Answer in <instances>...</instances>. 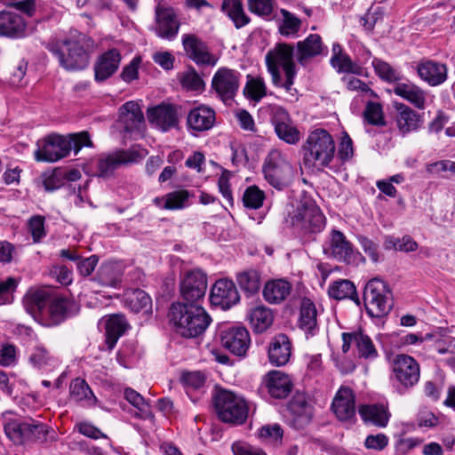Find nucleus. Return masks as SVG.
I'll list each match as a JSON object with an SVG mask.
<instances>
[{"label":"nucleus","instance_id":"obj_56","mask_svg":"<svg viewBox=\"0 0 455 455\" xmlns=\"http://www.w3.org/2000/svg\"><path fill=\"white\" fill-rule=\"evenodd\" d=\"M181 84L187 90L200 92L204 89V82L195 68L188 69L183 74Z\"/></svg>","mask_w":455,"mask_h":455},{"label":"nucleus","instance_id":"obj_25","mask_svg":"<svg viewBox=\"0 0 455 455\" xmlns=\"http://www.w3.org/2000/svg\"><path fill=\"white\" fill-rule=\"evenodd\" d=\"M263 384L269 395L275 399L286 398L293 387L290 376L277 370L268 371L263 378Z\"/></svg>","mask_w":455,"mask_h":455},{"label":"nucleus","instance_id":"obj_38","mask_svg":"<svg viewBox=\"0 0 455 455\" xmlns=\"http://www.w3.org/2000/svg\"><path fill=\"white\" fill-rule=\"evenodd\" d=\"M291 284L283 279L269 281L263 290L264 299L272 304L283 301L291 293Z\"/></svg>","mask_w":455,"mask_h":455},{"label":"nucleus","instance_id":"obj_52","mask_svg":"<svg viewBox=\"0 0 455 455\" xmlns=\"http://www.w3.org/2000/svg\"><path fill=\"white\" fill-rule=\"evenodd\" d=\"M265 200V193L257 186L248 187L243 195V203L246 208L259 209L262 206Z\"/></svg>","mask_w":455,"mask_h":455},{"label":"nucleus","instance_id":"obj_3","mask_svg":"<svg viewBox=\"0 0 455 455\" xmlns=\"http://www.w3.org/2000/svg\"><path fill=\"white\" fill-rule=\"evenodd\" d=\"M92 147L88 132L71 133L68 136L59 134L48 135L42 145L35 152V158L38 162L54 163L66 157L73 149L77 155L82 148Z\"/></svg>","mask_w":455,"mask_h":455},{"label":"nucleus","instance_id":"obj_9","mask_svg":"<svg viewBox=\"0 0 455 455\" xmlns=\"http://www.w3.org/2000/svg\"><path fill=\"white\" fill-rule=\"evenodd\" d=\"M80 305L73 298L56 291L47 308L39 315V323L44 327H56L76 316Z\"/></svg>","mask_w":455,"mask_h":455},{"label":"nucleus","instance_id":"obj_1","mask_svg":"<svg viewBox=\"0 0 455 455\" xmlns=\"http://www.w3.org/2000/svg\"><path fill=\"white\" fill-rule=\"evenodd\" d=\"M46 49L58 59L63 68L77 71L88 67L95 43L89 36L79 33L64 40L49 42Z\"/></svg>","mask_w":455,"mask_h":455},{"label":"nucleus","instance_id":"obj_54","mask_svg":"<svg viewBox=\"0 0 455 455\" xmlns=\"http://www.w3.org/2000/svg\"><path fill=\"white\" fill-rule=\"evenodd\" d=\"M275 0H247L249 11L264 19H269L274 11Z\"/></svg>","mask_w":455,"mask_h":455},{"label":"nucleus","instance_id":"obj_44","mask_svg":"<svg viewBox=\"0 0 455 455\" xmlns=\"http://www.w3.org/2000/svg\"><path fill=\"white\" fill-rule=\"evenodd\" d=\"M282 19L279 22L278 31L286 37H297L302 26V20L286 9H281Z\"/></svg>","mask_w":455,"mask_h":455},{"label":"nucleus","instance_id":"obj_64","mask_svg":"<svg viewBox=\"0 0 455 455\" xmlns=\"http://www.w3.org/2000/svg\"><path fill=\"white\" fill-rule=\"evenodd\" d=\"M388 444V438L384 434L368 435L364 441V445L367 449L382 451Z\"/></svg>","mask_w":455,"mask_h":455},{"label":"nucleus","instance_id":"obj_6","mask_svg":"<svg viewBox=\"0 0 455 455\" xmlns=\"http://www.w3.org/2000/svg\"><path fill=\"white\" fill-rule=\"evenodd\" d=\"M303 148L305 164L317 169L330 166L336 151L333 138L323 129L310 132Z\"/></svg>","mask_w":455,"mask_h":455},{"label":"nucleus","instance_id":"obj_60","mask_svg":"<svg viewBox=\"0 0 455 455\" xmlns=\"http://www.w3.org/2000/svg\"><path fill=\"white\" fill-rule=\"evenodd\" d=\"M124 397L125 399L135 408H137L140 411L143 413L148 412V404L144 399V397L131 387H127L124 389Z\"/></svg>","mask_w":455,"mask_h":455},{"label":"nucleus","instance_id":"obj_12","mask_svg":"<svg viewBox=\"0 0 455 455\" xmlns=\"http://www.w3.org/2000/svg\"><path fill=\"white\" fill-rule=\"evenodd\" d=\"M222 347L239 358H245L250 349L251 339L249 331L243 326L228 327L220 331Z\"/></svg>","mask_w":455,"mask_h":455},{"label":"nucleus","instance_id":"obj_24","mask_svg":"<svg viewBox=\"0 0 455 455\" xmlns=\"http://www.w3.org/2000/svg\"><path fill=\"white\" fill-rule=\"evenodd\" d=\"M326 51L322 37L318 34H310L296 44V59L299 65L307 67L312 59L323 55Z\"/></svg>","mask_w":455,"mask_h":455},{"label":"nucleus","instance_id":"obj_43","mask_svg":"<svg viewBox=\"0 0 455 455\" xmlns=\"http://www.w3.org/2000/svg\"><path fill=\"white\" fill-rule=\"evenodd\" d=\"M328 294L336 300L350 299L356 304H359V299L356 296L355 284L347 279H340L333 282L328 288Z\"/></svg>","mask_w":455,"mask_h":455},{"label":"nucleus","instance_id":"obj_20","mask_svg":"<svg viewBox=\"0 0 455 455\" xmlns=\"http://www.w3.org/2000/svg\"><path fill=\"white\" fill-rule=\"evenodd\" d=\"M210 300L212 305L222 309H229L240 300V295L235 283L228 279H220L211 289Z\"/></svg>","mask_w":455,"mask_h":455},{"label":"nucleus","instance_id":"obj_15","mask_svg":"<svg viewBox=\"0 0 455 455\" xmlns=\"http://www.w3.org/2000/svg\"><path fill=\"white\" fill-rule=\"evenodd\" d=\"M291 172V164L280 152L272 151L265 160L263 173L267 181L274 188H281Z\"/></svg>","mask_w":455,"mask_h":455},{"label":"nucleus","instance_id":"obj_16","mask_svg":"<svg viewBox=\"0 0 455 455\" xmlns=\"http://www.w3.org/2000/svg\"><path fill=\"white\" fill-rule=\"evenodd\" d=\"M239 85V72L228 68H220L212 80V88L223 101L233 100Z\"/></svg>","mask_w":455,"mask_h":455},{"label":"nucleus","instance_id":"obj_49","mask_svg":"<svg viewBox=\"0 0 455 455\" xmlns=\"http://www.w3.org/2000/svg\"><path fill=\"white\" fill-rule=\"evenodd\" d=\"M372 66L374 68L375 73L383 81L397 84L402 80L401 73L393 68L389 63L380 59L375 58L372 60Z\"/></svg>","mask_w":455,"mask_h":455},{"label":"nucleus","instance_id":"obj_21","mask_svg":"<svg viewBox=\"0 0 455 455\" xmlns=\"http://www.w3.org/2000/svg\"><path fill=\"white\" fill-rule=\"evenodd\" d=\"M182 44L188 56L197 65L214 66L217 59L210 52L208 45L193 34L182 36Z\"/></svg>","mask_w":455,"mask_h":455},{"label":"nucleus","instance_id":"obj_18","mask_svg":"<svg viewBox=\"0 0 455 455\" xmlns=\"http://www.w3.org/2000/svg\"><path fill=\"white\" fill-rule=\"evenodd\" d=\"M122 55L116 48H111L100 54L93 64L94 80L101 84L112 77L118 70Z\"/></svg>","mask_w":455,"mask_h":455},{"label":"nucleus","instance_id":"obj_62","mask_svg":"<svg viewBox=\"0 0 455 455\" xmlns=\"http://www.w3.org/2000/svg\"><path fill=\"white\" fill-rule=\"evenodd\" d=\"M140 61L141 60L140 57L133 58L132 61L123 68L120 75L121 79L126 83H131L137 79Z\"/></svg>","mask_w":455,"mask_h":455},{"label":"nucleus","instance_id":"obj_41","mask_svg":"<svg viewBox=\"0 0 455 455\" xmlns=\"http://www.w3.org/2000/svg\"><path fill=\"white\" fill-rule=\"evenodd\" d=\"M70 399L76 403H84L88 406L94 405L97 398L87 382L81 378L73 379L69 386Z\"/></svg>","mask_w":455,"mask_h":455},{"label":"nucleus","instance_id":"obj_34","mask_svg":"<svg viewBox=\"0 0 455 455\" xmlns=\"http://www.w3.org/2000/svg\"><path fill=\"white\" fill-rule=\"evenodd\" d=\"M132 162L126 151L119 150L111 154H102L97 160V173L100 178H109L121 165Z\"/></svg>","mask_w":455,"mask_h":455},{"label":"nucleus","instance_id":"obj_46","mask_svg":"<svg viewBox=\"0 0 455 455\" xmlns=\"http://www.w3.org/2000/svg\"><path fill=\"white\" fill-rule=\"evenodd\" d=\"M124 304L132 311L138 313L151 307L152 301L146 291L140 289H134L124 293Z\"/></svg>","mask_w":455,"mask_h":455},{"label":"nucleus","instance_id":"obj_58","mask_svg":"<svg viewBox=\"0 0 455 455\" xmlns=\"http://www.w3.org/2000/svg\"><path fill=\"white\" fill-rule=\"evenodd\" d=\"M357 241L373 263H377L380 259L379 244L365 235H358Z\"/></svg>","mask_w":455,"mask_h":455},{"label":"nucleus","instance_id":"obj_53","mask_svg":"<svg viewBox=\"0 0 455 455\" xmlns=\"http://www.w3.org/2000/svg\"><path fill=\"white\" fill-rule=\"evenodd\" d=\"M267 94V87L262 78L249 79L245 88L244 95L255 101H259Z\"/></svg>","mask_w":455,"mask_h":455},{"label":"nucleus","instance_id":"obj_63","mask_svg":"<svg viewBox=\"0 0 455 455\" xmlns=\"http://www.w3.org/2000/svg\"><path fill=\"white\" fill-rule=\"evenodd\" d=\"M99 261V258L96 255H92L88 258L83 259L80 257L76 263L78 272L83 276L90 275L95 269Z\"/></svg>","mask_w":455,"mask_h":455},{"label":"nucleus","instance_id":"obj_51","mask_svg":"<svg viewBox=\"0 0 455 455\" xmlns=\"http://www.w3.org/2000/svg\"><path fill=\"white\" fill-rule=\"evenodd\" d=\"M364 120L371 125L384 126L386 124L382 106L378 102L369 101L363 111Z\"/></svg>","mask_w":455,"mask_h":455},{"label":"nucleus","instance_id":"obj_57","mask_svg":"<svg viewBox=\"0 0 455 455\" xmlns=\"http://www.w3.org/2000/svg\"><path fill=\"white\" fill-rule=\"evenodd\" d=\"M44 220V216L34 215L28 221V230L34 243H39L46 235Z\"/></svg>","mask_w":455,"mask_h":455},{"label":"nucleus","instance_id":"obj_8","mask_svg":"<svg viewBox=\"0 0 455 455\" xmlns=\"http://www.w3.org/2000/svg\"><path fill=\"white\" fill-rule=\"evenodd\" d=\"M363 301L370 316L376 318L385 316L393 307L392 291L383 280L372 278L364 287Z\"/></svg>","mask_w":455,"mask_h":455},{"label":"nucleus","instance_id":"obj_10","mask_svg":"<svg viewBox=\"0 0 455 455\" xmlns=\"http://www.w3.org/2000/svg\"><path fill=\"white\" fill-rule=\"evenodd\" d=\"M207 291V276L200 269L187 272L180 283L181 301L185 305L202 306Z\"/></svg>","mask_w":455,"mask_h":455},{"label":"nucleus","instance_id":"obj_59","mask_svg":"<svg viewBox=\"0 0 455 455\" xmlns=\"http://www.w3.org/2000/svg\"><path fill=\"white\" fill-rule=\"evenodd\" d=\"M52 356L42 346L36 347L29 356V362L36 368H42L51 363Z\"/></svg>","mask_w":455,"mask_h":455},{"label":"nucleus","instance_id":"obj_11","mask_svg":"<svg viewBox=\"0 0 455 455\" xmlns=\"http://www.w3.org/2000/svg\"><path fill=\"white\" fill-rule=\"evenodd\" d=\"M393 380L398 383L400 392L418 383L420 375L417 361L408 355H397L392 363Z\"/></svg>","mask_w":455,"mask_h":455},{"label":"nucleus","instance_id":"obj_48","mask_svg":"<svg viewBox=\"0 0 455 455\" xmlns=\"http://www.w3.org/2000/svg\"><path fill=\"white\" fill-rule=\"evenodd\" d=\"M330 63L338 73L354 74L357 76L363 74V67L353 61L347 53L339 57H331Z\"/></svg>","mask_w":455,"mask_h":455},{"label":"nucleus","instance_id":"obj_32","mask_svg":"<svg viewBox=\"0 0 455 455\" xmlns=\"http://www.w3.org/2000/svg\"><path fill=\"white\" fill-rule=\"evenodd\" d=\"M148 121L162 132L178 125L177 111L172 104H160L148 110Z\"/></svg>","mask_w":455,"mask_h":455},{"label":"nucleus","instance_id":"obj_35","mask_svg":"<svg viewBox=\"0 0 455 455\" xmlns=\"http://www.w3.org/2000/svg\"><path fill=\"white\" fill-rule=\"evenodd\" d=\"M27 24L23 17L13 12H0V36L20 38L26 34Z\"/></svg>","mask_w":455,"mask_h":455},{"label":"nucleus","instance_id":"obj_2","mask_svg":"<svg viewBox=\"0 0 455 455\" xmlns=\"http://www.w3.org/2000/svg\"><path fill=\"white\" fill-rule=\"evenodd\" d=\"M170 322L180 336L192 339L201 336L212 322L202 306L174 302L169 310Z\"/></svg>","mask_w":455,"mask_h":455},{"label":"nucleus","instance_id":"obj_40","mask_svg":"<svg viewBox=\"0 0 455 455\" xmlns=\"http://www.w3.org/2000/svg\"><path fill=\"white\" fill-rule=\"evenodd\" d=\"M358 412L364 422H370L380 427H386L389 419L387 411L380 404L361 405Z\"/></svg>","mask_w":455,"mask_h":455},{"label":"nucleus","instance_id":"obj_26","mask_svg":"<svg viewBox=\"0 0 455 455\" xmlns=\"http://www.w3.org/2000/svg\"><path fill=\"white\" fill-rule=\"evenodd\" d=\"M331 409L339 420L352 419L355 416V396L353 390L340 387L333 398Z\"/></svg>","mask_w":455,"mask_h":455},{"label":"nucleus","instance_id":"obj_36","mask_svg":"<svg viewBox=\"0 0 455 455\" xmlns=\"http://www.w3.org/2000/svg\"><path fill=\"white\" fill-rule=\"evenodd\" d=\"M393 92L395 95L402 97L419 109H423L426 103L425 92L411 82L395 84Z\"/></svg>","mask_w":455,"mask_h":455},{"label":"nucleus","instance_id":"obj_22","mask_svg":"<svg viewBox=\"0 0 455 455\" xmlns=\"http://www.w3.org/2000/svg\"><path fill=\"white\" fill-rule=\"evenodd\" d=\"M56 289L49 286L39 289H30L24 297L23 303L26 310L39 323V315L43 313L51 303Z\"/></svg>","mask_w":455,"mask_h":455},{"label":"nucleus","instance_id":"obj_37","mask_svg":"<svg viewBox=\"0 0 455 455\" xmlns=\"http://www.w3.org/2000/svg\"><path fill=\"white\" fill-rule=\"evenodd\" d=\"M317 311L314 302L308 299L304 298L300 304V313L299 319V326L307 334L311 336L315 334L317 329Z\"/></svg>","mask_w":455,"mask_h":455},{"label":"nucleus","instance_id":"obj_5","mask_svg":"<svg viewBox=\"0 0 455 455\" xmlns=\"http://www.w3.org/2000/svg\"><path fill=\"white\" fill-rule=\"evenodd\" d=\"M4 432L15 444L47 443H54L58 439L56 432L52 427L32 418L10 420L4 425Z\"/></svg>","mask_w":455,"mask_h":455},{"label":"nucleus","instance_id":"obj_31","mask_svg":"<svg viewBox=\"0 0 455 455\" xmlns=\"http://www.w3.org/2000/svg\"><path fill=\"white\" fill-rule=\"evenodd\" d=\"M291 343L283 333L275 335L268 344L267 355L269 363L275 366H283L290 361Z\"/></svg>","mask_w":455,"mask_h":455},{"label":"nucleus","instance_id":"obj_13","mask_svg":"<svg viewBox=\"0 0 455 455\" xmlns=\"http://www.w3.org/2000/svg\"><path fill=\"white\" fill-rule=\"evenodd\" d=\"M323 252L327 257L346 264L354 262L357 254L351 242L337 229L331 231L323 245Z\"/></svg>","mask_w":455,"mask_h":455},{"label":"nucleus","instance_id":"obj_55","mask_svg":"<svg viewBox=\"0 0 455 455\" xmlns=\"http://www.w3.org/2000/svg\"><path fill=\"white\" fill-rule=\"evenodd\" d=\"M190 195L188 190H176L167 194V201L164 204V210H180L186 206Z\"/></svg>","mask_w":455,"mask_h":455},{"label":"nucleus","instance_id":"obj_33","mask_svg":"<svg viewBox=\"0 0 455 455\" xmlns=\"http://www.w3.org/2000/svg\"><path fill=\"white\" fill-rule=\"evenodd\" d=\"M105 328L106 344L109 350L116 345L120 337L130 328L123 314H113L103 317L100 321Z\"/></svg>","mask_w":455,"mask_h":455},{"label":"nucleus","instance_id":"obj_50","mask_svg":"<svg viewBox=\"0 0 455 455\" xmlns=\"http://www.w3.org/2000/svg\"><path fill=\"white\" fill-rule=\"evenodd\" d=\"M93 281L103 287H115L119 283V275L114 266L105 264L100 266Z\"/></svg>","mask_w":455,"mask_h":455},{"label":"nucleus","instance_id":"obj_39","mask_svg":"<svg viewBox=\"0 0 455 455\" xmlns=\"http://www.w3.org/2000/svg\"><path fill=\"white\" fill-rule=\"evenodd\" d=\"M248 318L253 331L263 333L272 325L274 315L270 308L259 306L251 310Z\"/></svg>","mask_w":455,"mask_h":455},{"label":"nucleus","instance_id":"obj_17","mask_svg":"<svg viewBox=\"0 0 455 455\" xmlns=\"http://www.w3.org/2000/svg\"><path fill=\"white\" fill-rule=\"evenodd\" d=\"M291 426L302 429L307 426L313 418V407L308 403L307 396L303 392H296L287 404Z\"/></svg>","mask_w":455,"mask_h":455},{"label":"nucleus","instance_id":"obj_19","mask_svg":"<svg viewBox=\"0 0 455 455\" xmlns=\"http://www.w3.org/2000/svg\"><path fill=\"white\" fill-rule=\"evenodd\" d=\"M155 14L156 35L164 39H174L180 27L174 9L158 4L156 7Z\"/></svg>","mask_w":455,"mask_h":455},{"label":"nucleus","instance_id":"obj_47","mask_svg":"<svg viewBox=\"0 0 455 455\" xmlns=\"http://www.w3.org/2000/svg\"><path fill=\"white\" fill-rule=\"evenodd\" d=\"M240 288L247 293L253 294L259 290L260 277L258 271L248 269L236 275Z\"/></svg>","mask_w":455,"mask_h":455},{"label":"nucleus","instance_id":"obj_27","mask_svg":"<svg viewBox=\"0 0 455 455\" xmlns=\"http://www.w3.org/2000/svg\"><path fill=\"white\" fill-rule=\"evenodd\" d=\"M395 116L396 126L403 136L417 132L423 124V116L403 103H395Z\"/></svg>","mask_w":455,"mask_h":455},{"label":"nucleus","instance_id":"obj_45","mask_svg":"<svg viewBox=\"0 0 455 455\" xmlns=\"http://www.w3.org/2000/svg\"><path fill=\"white\" fill-rule=\"evenodd\" d=\"M355 350L359 358L372 361L379 356L372 339L363 331H355Z\"/></svg>","mask_w":455,"mask_h":455},{"label":"nucleus","instance_id":"obj_7","mask_svg":"<svg viewBox=\"0 0 455 455\" xmlns=\"http://www.w3.org/2000/svg\"><path fill=\"white\" fill-rule=\"evenodd\" d=\"M214 408L219 419L224 423L236 426L243 424L249 413L245 399L229 390L220 389L213 396Z\"/></svg>","mask_w":455,"mask_h":455},{"label":"nucleus","instance_id":"obj_23","mask_svg":"<svg viewBox=\"0 0 455 455\" xmlns=\"http://www.w3.org/2000/svg\"><path fill=\"white\" fill-rule=\"evenodd\" d=\"M272 124L277 137L287 144L295 145L300 140V132L292 124L283 108L274 110Z\"/></svg>","mask_w":455,"mask_h":455},{"label":"nucleus","instance_id":"obj_29","mask_svg":"<svg viewBox=\"0 0 455 455\" xmlns=\"http://www.w3.org/2000/svg\"><path fill=\"white\" fill-rule=\"evenodd\" d=\"M145 119L140 105L134 101L125 102L119 108L118 123L124 132H140Z\"/></svg>","mask_w":455,"mask_h":455},{"label":"nucleus","instance_id":"obj_4","mask_svg":"<svg viewBox=\"0 0 455 455\" xmlns=\"http://www.w3.org/2000/svg\"><path fill=\"white\" fill-rule=\"evenodd\" d=\"M294 47L289 44H277L266 55V65L275 86H281L291 92V86L297 75L293 60Z\"/></svg>","mask_w":455,"mask_h":455},{"label":"nucleus","instance_id":"obj_28","mask_svg":"<svg viewBox=\"0 0 455 455\" xmlns=\"http://www.w3.org/2000/svg\"><path fill=\"white\" fill-rule=\"evenodd\" d=\"M215 111L205 105L193 108L188 114V129L195 134L212 129L215 124Z\"/></svg>","mask_w":455,"mask_h":455},{"label":"nucleus","instance_id":"obj_42","mask_svg":"<svg viewBox=\"0 0 455 455\" xmlns=\"http://www.w3.org/2000/svg\"><path fill=\"white\" fill-rule=\"evenodd\" d=\"M221 9L234 22L236 28H241L251 21L241 0H223Z\"/></svg>","mask_w":455,"mask_h":455},{"label":"nucleus","instance_id":"obj_30","mask_svg":"<svg viewBox=\"0 0 455 455\" xmlns=\"http://www.w3.org/2000/svg\"><path fill=\"white\" fill-rule=\"evenodd\" d=\"M446 65L427 59L421 60L417 64V74L421 80L431 86L443 84L447 79Z\"/></svg>","mask_w":455,"mask_h":455},{"label":"nucleus","instance_id":"obj_14","mask_svg":"<svg viewBox=\"0 0 455 455\" xmlns=\"http://www.w3.org/2000/svg\"><path fill=\"white\" fill-rule=\"evenodd\" d=\"M292 225L305 234L319 233L325 226V217L314 202H307L298 208Z\"/></svg>","mask_w":455,"mask_h":455},{"label":"nucleus","instance_id":"obj_61","mask_svg":"<svg viewBox=\"0 0 455 455\" xmlns=\"http://www.w3.org/2000/svg\"><path fill=\"white\" fill-rule=\"evenodd\" d=\"M181 381L188 387L199 389L205 383V376L200 371L185 372L181 376Z\"/></svg>","mask_w":455,"mask_h":455}]
</instances>
